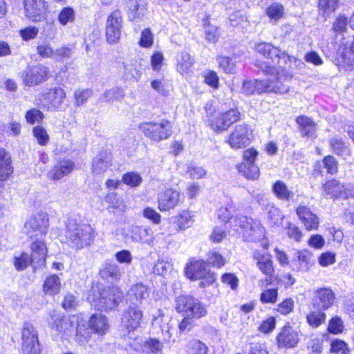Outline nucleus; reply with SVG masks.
<instances>
[{"label":"nucleus","mask_w":354,"mask_h":354,"mask_svg":"<svg viewBox=\"0 0 354 354\" xmlns=\"http://www.w3.org/2000/svg\"><path fill=\"white\" fill-rule=\"evenodd\" d=\"M92 233L90 225L78 223L71 218L67 221L65 237L71 247L82 249L89 245L93 241Z\"/></svg>","instance_id":"f257e3e1"},{"label":"nucleus","mask_w":354,"mask_h":354,"mask_svg":"<svg viewBox=\"0 0 354 354\" xmlns=\"http://www.w3.org/2000/svg\"><path fill=\"white\" fill-rule=\"evenodd\" d=\"M255 65L264 73H277V76L275 77H270L264 80L265 86H266L265 87V93H274L276 94L283 95L289 92L290 86L282 81L283 80H286L292 77V75L288 74V71H286L284 79H283V75L280 74L279 69H277L276 66H269L263 61H257L256 62ZM283 71H285V69ZM282 72L285 73V71Z\"/></svg>","instance_id":"f03ea898"},{"label":"nucleus","mask_w":354,"mask_h":354,"mask_svg":"<svg viewBox=\"0 0 354 354\" xmlns=\"http://www.w3.org/2000/svg\"><path fill=\"white\" fill-rule=\"evenodd\" d=\"M231 223H234V232L243 234V237L247 241H257L263 239L266 230L261 223L245 216H236L232 218Z\"/></svg>","instance_id":"7ed1b4c3"},{"label":"nucleus","mask_w":354,"mask_h":354,"mask_svg":"<svg viewBox=\"0 0 354 354\" xmlns=\"http://www.w3.org/2000/svg\"><path fill=\"white\" fill-rule=\"evenodd\" d=\"M138 129L151 141L159 142L168 139L172 133V127L167 120L159 122H145L139 124Z\"/></svg>","instance_id":"20e7f679"},{"label":"nucleus","mask_w":354,"mask_h":354,"mask_svg":"<svg viewBox=\"0 0 354 354\" xmlns=\"http://www.w3.org/2000/svg\"><path fill=\"white\" fill-rule=\"evenodd\" d=\"M207 267L203 260H192L185 268V274L191 280L203 279L200 283L201 287L209 286L215 282L216 275Z\"/></svg>","instance_id":"39448f33"},{"label":"nucleus","mask_w":354,"mask_h":354,"mask_svg":"<svg viewBox=\"0 0 354 354\" xmlns=\"http://www.w3.org/2000/svg\"><path fill=\"white\" fill-rule=\"evenodd\" d=\"M176 310L186 316L198 319L205 316L207 310L202 303L191 296H180L176 299Z\"/></svg>","instance_id":"423d86ee"},{"label":"nucleus","mask_w":354,"mask_h":354,"mask_svg":"<svg viewBox=\"0 0 354 354\" xmlns=\"http://www.w3.org/2000/svg\"><path fill=\"white\" fill-rule=\"evenodd\" d=\"M48 68L43 64L28 66L21 75L24 84L28 86L41 84L48 79Z\"/></svg>","instance_id":"0eeeda50"},{"label":"nucleus","mask_w":354,"mask_h":354,"mask_svg":"<svg viewBox=\"0 0 354 354\" xmlns=\"http://www.w3.org/2000/svg\"><path fill=\"white\" fill-rule=\"evenodd\" d=\"M122 298L123 292L120 288L114 286L104 288L100 292L98 306L104 310H112L118 306Z\"/></svg>","instance_id":"6e6552de"},{"label":"nucleus","mask_w":354,"mask_h":354,"mask_svg":"<svg viewBox=\"0 0 354 354\" xmlns=\"http://www.w3.org/2000/svg\"><path fill=\"white\" fill-rule=\"evenodd\" d=\"M252 139V131L247 124H238L230 133L227 142L233 149H241L248 145Z\"/></svg>","instance_id":"1a4fd4ad"},{"label":"nucleus","mask_w":354,"mask_h":354,"mask_svg":"<svg viewBox=\"0 0 354 354\" xmlns=\"http://www.w3.org/2000/svg\"><path fill=\"white\" fill-rule=\"evenodd\" d=\"M48 227V218L45 213H39L30 218L24 225L25 232L30 238L45 235Z\"/></svg>","instance_id":"9d476101"},{"label":"nucleus","mask_w":354,"mask_h":354,"mask_svg":"<svg viewBox=\"0 0 354 354\" xmlns=\"http://www.w3.org/2000/svg\"><path fill=\"white\" fill-rule=\"evenodd\" d=\"M143 318V313L136 303H131L126 308L121 317V322L123 326L129 331L136 330Z\"/></svg>","instance_id":"9b49d317"},{"label":"nucleus","mask_w":354,"mask_h":354,"mask_svg":"<svg viewBox=\"0 0 354 354\" xmlns=\"http://www.w3.org/2000/svg\"><path fill=\"white\" fill-rule=\"evenodd\" d=\"M335 300V293L330 288H321L314 292L312 305L317 310H326L333 305Z\"/></svg>","instance_id":"f8f14e48"},{"label":"nucleus","mask_w":354,"mask_h":354,"mask_svg":"<svg viewBox=\"0 0 354 354\" xmlns=\"http://www.w3.org/2000/svg\"><path fill=\"white\" fill-rule=\"evenodd\" d=\"M122 19L119 11L113 12L108 17L106 25V36L109 43L118 41L121 35Z\"/></svg>","instance_id":"ddd939ff"},{"label":"nucleus","mask_w":354,"mask_h":354,"mask_svg":"<svg viewBox=\"0 0 354 354\" xmlns=\"http://www.w3.org/2000/svg\"><path fill=\"white\" fill-rule=\"evenodd\" d=\"M47 322L48 326L59 334L68 335L72 331L73 322L66 319L62 313L50 311Z\"/></svg>","instance_id":"4468645a"},{"label":"nucleus","mask_w":354,"mask_h":354,"mask_svg":"<svg viewBox=\"0 0 354 354\" xmlns=\"http://www.w3.org/2000/svg\"><path fill=\"white\" fill-rule=\"evenodd\" d=\"M240 119V113L236 109H230L226 112L215 115L211 120L212 128L216 131H223L232 124Z\"/></svg>","instance_id":"2eb2a0df"},{"label":"nucleus","mask_w":354,"mask_h":354,"mask_svg":"<svg viewBox=\"0 0 354 354\" xmlns=\"http://www.w3.org/2000/svg\"><path fill=\"white\" fill-rule=\"evenodd\" d=\"M299 341L298 332L289 324L285 325L277 336V343L279 348H294L297 345Z\"/></svg>","instance_id":"dca6fc26"},{"label":"nucleus","mask_w":354,"mask_h":354,"mask_svg":"<svg viewBox=\"0 0 354 354\" xmlns=\"http://www.w3.org/2000/svg\"><path fill=\"white\" fill-rule=\"evenodd\" d=\"M296 213L304 224L306 230L311 231L318 229L319 221L318 216L306 205H299Z\"/></svg>","instance_id":"f3484780"},{"label":"nucleus","mask_w":354,"mask_h":354,"mask_svg":"<svg viewBox=\"0 0 354 354\" xmlns=\"http://www.w3.org/2000/svg\"><path fill=\"white\" fill-rule=\"evenodd\" d=\"M158 209L167 211L176 207L180 201V194L172 189H166L158 194Z\"/></svg>","instance_id":"a211bd4d"},{"label":"nucleus","mask_w":354,"mask_h":354,"mask_svg":"<svg viewBox=\"0 0 354 354\" xmlns=\"http://www.w3.org/2000/svg\"><path fill=\"white\" fill-rule=\"evenodd\" d=\"M26 16L32 21H39L46 10L44 0H24Z\"/></svg>","instance_id":"6ab92c4d"},{"label":"nucleus","mask_w":354,"mask_h":354,"mask_svg":"<svg viewBox=\"0 0 354 354\" xmlns=\"http://www.w3.org/2000/svg\"><path fill=\"white\" fill-rule=\"evenodd\" d=\"M253 258L257 262V268L263 274L268 277L272 276L274 269L269 253L256 250L253 253Z\"/></svg>","instance_id":"aec40b11"},{"label":"nucleus","mask_w":354,"mask_h":354,"mask_svg":"<svg viewBox=\"0 0 354 354\" xmlns=\"http://www.w3.org/2000/svg\"><path fill=\"white\" fill-rule=\"evenodd\" d=\"M74 169V163L70 160H64L48 172V177L53 180H60Z\"/></svg>","instance_id":"412c9836"},{"label":"nucleus","mask_w":354,"mask_h":354,"mask_svg":"<svg viewBox=\"0 0 354 354\" xmlns=\"http://www.w3.org/2000/svg\"><path fill=\"white\" fill-rule=\"evenodd\" d=\"M88 326L93 333L99 335H105L109 328L106 317L99 313L94 314L90 317Z\"/></svg>","instance_id":"4be33fe9"},{"label":"nucleus","mask_w":354,"mask_h":354,"mask_svg":"<svg viewBox=\"0 0 354 354\" xmlns=\"http://www.w3.org/2000/svg\"><path fill=\"white\" fill-rule=\"evenodd\" d=\"M11 156L4 149L0 148V182L6 180L12 174Z\"/></svg>","instance_id":"5701e85b"},{"label":"nucleus","mask_w":354,"mask_h":354,"mask_svg":"<svg viewBox=\"0 0 354 354\" xmlns=\"http://www.w3.org/2000/svg\"><path fill=\"white\" fill-rule=\"evenodd\" d=\"M149 296L148 288L142 283H138L131 287L128 292L129 300L136 301L140 305L143 300L147 299Z\"/></svg>","instance_id":"b1692460"},{"label":"nucleus","mask_w":354,"mask_h":354,"mask_svg":"<svg viewBox=\"0 0 354 354\" xmlns=\"http://www.w3.org/2000/svg\"><path fill=\"white\" fill-rule=\"evenodd\" d=\"M131 238L135 242L150 244L153 241V232L150 228L133 226L131 229Z\"/></svg>","instance_id":"393cba45"},{"label":"nucleus","mask_w":354,"mask_h":354,"mask_svg":"<svg viewBox=\"0 0 354 354\" xmlns=\"http://www.w3.org/2000/svg\"><path fill=\"white\" fill-rule=\"evenodd\" d=\"M194 59L191 55L185 51H182L177 57L176 70L181 75H188L192 70Z\"/></svg>","instance_id":"a878e982"},{"label":"nucleus","mask_w":354,"mask_h":354,"mask_svg":"<svg viewBox=\"0 0 354 354\" xmlns=\"http://www.w3.org/2000/svg\"><path fill=\"white\" fill-rule=\"evenodd\" d=\"M296 122L299 126V131L302 136L310 138L315 136V123L312 119L305 115H300L297 118Z\"/></svg>","instance_id":"bb28decb"},{"label":"nucleus","mask_w":354,"mask_h":354,"mask_svg":"<svg viewBox=\"0 0 354 354\" xmlns=\"http://www.w3.org/2000/svg\"><path fill=\"white\" fill-rule=\"evenodd\" d=\"M44 96L53 107L59 108L66 98V93L63 88L58 87L50 89Z\"/></svg>","instance_id":"cd10ccee"},{"label":"nucleus","mask_w":354,"mask_h":354,"mask_svg":"<svg viewBox=\"0 0 354 354\" xmlns=\"http://www.w3.org/2000/svg\"><path fill=\"white\" fill-rule=\"evenodd\" d=\"M32 257L39 266L45 263L47 248L43 241H36L31 245Z\"/></svg>","instance_id":"c85d7f7f"},{"label":"nucleus","mask_w":354,"mask_h":354,"mask_svg":"<svg viewBox=\"0 0 354 354\" xmlns=\"http://www.w3.org/2000/svg\"><path fill=\"white\" fill-rule=\"evenodd\" d=\"M62 286L61 279L56 274L48 277L43 284V290L46 295H55L59 293Z\"/></svg>","instance_id":"c756f323"},{"label":"nucleus","mask_w":354,"mask_h":354,"mask_svg":"<svg viewBox=\"0 0 354 354\" xmlns=\"http://www.w3.org/2000/svg\"><path fill=\"white\" fill-rule=\"evenodd\" d=\"M275 56L272 53H269L268 56L266 57V59L269 60L267 63L268 65L271 66L270 64H273L272 66L277 64L278 66V69H281L282 71L286 68V66L288 63H290L292 60H296L295 57L288 55L286 53L280 51V55H279L276 58Z\"/></svg>","instance_id":"7c9ffc66"},{"label":"nucleus","mask_w":354,"mask_h":354,"mask_svg":"<svg viewBox=\"0 0 354 354\" xmlns=\"http://www.w3.org/2000/svg\"><path fill=\"white\" fill-rule=\"evenodd\" d=\"M264 80H248L243 82L242 91L247 95L265 93Z\"/></svg>","instance_id":"2f4dec72"},{"label":"nucleus","mask_w":354,"mask_h":354,"mask_svg":"<svg viewBox=\"0 0 354 354\" xmlns=\"http://www.w3.org/2000/svg\"><path fill=\"white\" fill-rule=\"evenodd\" d=\"M344 185L336 180L327 181L323 185L324 192L330 196L332 198H342L343 193Z\"/></svg>","instance_id":"473e14b6"},{"label":"nucleus","mask_w":354,"mask_h":354,"mask_svg":"<svg viewBox=\"0 0 354 354\" xmlns=\"http://www.w3.org/2000/svg\"><path fill=\"white\" fill-rule=\"evenodd\" d=\"M111 165V158L105 153H101L93 160L92 169L96 174L104 172Z\"/></svg>","instance_id":"72a5a7b5"},{"label":"nucleus","mask_w":354,"mask_h":354,"mask_svg":"<svg viewBox=\"0 0 354 354\" xmlns=\"http://www.w3.org/2000/svg\"><path fill=\"white\" fill-rule=\"evenodd\" d=\"M128 15L131 20H133L144 15L145 10L143 0H129L127 1Z\"/></svg>","instance_id":"f704fd0d"},{"label":"nucleus","mask_w":354,"mask_h":354,"mask_svg":"<svg viewBox=\"0 0 354 354\" xmlns=\"http://www.w3.org/2000/svg\"><path fill=\"white\" fill-rule=\"evenodd\" d=\"M36 342H39L37 331L32 324L25 323L21 330V344Z\"/></svg>","instance_id":"c9c22d12"},{"label":"nucleus","mask_w":354,"mask_h":354,"mask_svg":"<svg viewBox=\"0 0 354 354\" xmlns=\"http://www.w3.org/2000/svg\"><path fill=\"white\" fill-rule=\"evenodd\" d=\"M330 146L337 156L343 157L344 159L350 155V150L345 145L341 138L334 137L329 141Z\"/></svg>","instance_id":"e433bc0d"},{"label":"nucleus","mask_w":354,"mask_h":354,"mask_svg":"<svg viewBox=\"0 0 354 354\" xmlns=\"http://www.w3.org/2000/svg\"><path fill=\"white\" fill-rule=\"evenodd\" d=\"M339 3V0H319L318 8L323 17H328L338 8Z\"/></svg>","instance_id":"4c0bfd02"},{"label":"nucleus","mask_w":354,"mask_h":354,"mask_svg":"<svg viewBox=\"0 0 354 354\" xmlns=\"http://www.w3.org/2000/svg\"><path fill=\"white\" fill-rule=\"evenodd\" d=\"M238 170L240 174L250 180H256L259 176V169L255 164L241 163L238 166Z\"/></svg>","instance_id":"58836bf2"},{"label":"nucleus","mask_w":354,"mask_h":354,"mask_svg":"<svg viewBox=\"0 0 354 354\" xmlns=\"http://www.w3.org/2000/svg\"><path fill=\"white\" fill-rule=\"evenodd\" d=\"M296 258L298 261V271H307L309 269L310 263L312 259V254L307 250L297 251Z\"/></svg>","instance_id":"ea45409f"},{"label":"nucleus","mask_w":354,"mask_h":354,"mask_svg":"<svg viewBox=\"0 0 354 354\" xmlns=\"http://www.w3.org/2000/svg\"><path fill=\"white\" fill-rule=\"evenodd\" d=\"M273 191L279 198L284 201H288L294 196L292 192L290 191L286 184L281 180L274 184Z\"/></svg>","instance_id":"a19ab883"},{"label":"nucleus","mask_w":354,"mask_h":354,"mask_svg":"<svg viewBox=\"0 0 354 354\" xmlns=\"http://www.w3.org/2000/svg\"><path fill=\"white\" fill-rule=\"evenodd\" d=\"M100 273L102 278L111 277L114 279H119L121 276L119 267L111 263H104Z\"/></svg>","instance_id":"79ce46f5"},{"label":"nucleus","mask_w":354,"mask_h":354,"mask_svg":"<svg viewBox=\"0 0 354 354\" xmlns=\"http://www.w3.org/2000/svg\"><path fill=\"white\" fill-rule=\"evenodd\" d=\"M105 201L109 203L108 209L110 212L112 211L111 209H118L120 212H124L126 209V205L113 192L107 194Z\"/></svg>","instance_id":"37998d69"},{"label":"nucleus","mask_w":354,"mask_h":354,"mask_svg":"<svg viewBox=\"0 0 354 354\" xmlns=\"http://www.w3.org/2000/svg\"><path fill=\"white\" fill-rule=\"evenodd\" d=\"M254 50L265 58L268 56L269 53L274 54L275 58L280 55V50L270 43L262 42L257 44L255 45Z\"/></svg>","instance_id":"c03bdc74"},{"label":"nucleus","mask_w":354,"mask_h":354,"mask_svg":"<svg viewBox=\"0 0 354 354\" xmlns=\"http://www.w3.org/2000/svg\"><path fill=\"white\" fill-rule=\"evenodd\" d=\"M323 311L324 310H318V312L313 311L307 315V322L310 326L317 328L325 322L326 315Z\"/></svg>","instance_id":"a18cd8bd"},{"label":"nucleus","mask_w":354,"mask_h":354,"mask_svg":"<svg viewBox=\"0 0 354 354\" xmlns=\"http://www.w3.org/2000/svg\"><path fill=\"white\" fill-rule=\"evenodd\" d=\"M91 338V333L86 325L83 323H78L76 326V334L75 339L80 344L83 345L88 342Z\"/></svg>","instance_id":"49530a36"},{"label":"nucleus","mask_w":354,"mask_h":354,"mask_svg":"<svg viewBox=\"0 0 354 354\" xmlns=\"http://www.w3.org/2000/svg\"><path fill=\"white\" fill-rule=\"evenodd\" d=\"M207 346L201 341L192 339L187 344L189 354H207Z\"/></svg>","instance_id":"de8ad7c7"},{"label":"nucleus","mask_w":354,"mask_h":354,"mask_svg":"<svg viewBox=\"0 0 354 354\" xmlns=\"http://www.w3.org/2000/svg\"><path fill=\"white\" fill-rule=\"evenodd\" d=\"M93 94L91 88L77 89L74 92L75 105L80 106L83 105Z\"/></svg>","instance_id":"09e8293b"},{"label":"nucleus","mask_w":354,"mask_h":354,"mask_svg":"<svg viewBox=\"0 0 354 354\" xmlns=\"http://www.w3.org/2000/svg\"><path fill=\"white\" fill-rule=\"evenodd\" d=\"M124 95V92L121 88L113 87L111 89L106 90L102 95V98L106 102H112L114 100H120Z\"/></svg>","instance_id":"8fccbe9b"},{"label":"nucleus","mask_w":354,"mask_h":354,"mask_svg":"<svg viewBox=\"0 0 354 354\" xmlns=\"http://www.w3.org/2000/svg\"><path fill=\"white\" fill-rule=\"evenodd\" d=\"M283 11L284 9L281 4L274 3L268 7L266 14L271 20L277 21L283 17Z\"/></svg>","instance_id":"3c124183"},{"label":"nucleus","mask_w":354,"mask_h":354,"mask_svg":"<svg viewBox=\"0 0 354 354\" xmlns=\"http://www.w3.org/2000/svg\"><path fill=\"white\" fill-rule=\"evenodd\" d=\"M278 290L269 288L264 290L260 296V300L263 304H274L277 301Z\"/></svg>","instance_id":"603ef678"},{"label":"nucleus","mask_w":354,"mask_h":354,"mask_svg":"<svg viewBox=\"0 0 354 354\" xmlns=\"http://www.w3.org/2000/svg\"><path fill=\"white\" fill-rule=\"evenodd\" d=\"M268 217L271 225H279L284 218V215L278 207L272 206L268 212Z\"/></svg>","instance_id":"864d4df0"},{"label":"nucleus","mask_w":354,"mask_h":354,"mask_svg":"<svg viewBox=\"0 0 354 354\" xmlns=\"http://www.w3.org/2000/svg\"><path fill=\"white\" fill-rule=\"evenodd\" d=\"M32 261H35L32 259V257H30L27 253H22L20 257H15L14 265L17 270H23L26 268Z\"/></svg>","instance_id":"5fc2aeb1"},{"label":"nucleus","mask_w":354,"mask_h":354,"mask_svg":"<svg viewBox=\"0 0 354 354\" xmlns=\"http://www.w3.org/2000/svg\"><path fill=\"white\" fill-rule=\"evenodd\" d=\"M162 347V343L157 339H149L143 344V349L147 353L156 354L161 351Z\"/></svg>","instance_id":"6e6d98bb"},{"label":"nucleus","mask_w":354,"mask_h":354,"mask_svg":"<svg viewBox=\"0 0 354 354\" xmlns=\"http://www.w3.org/2000/svg\"><path fill=\"white\" fill-rule=\"evenodd\" d=\"M232 207H222L218 210V217L223 222L229 223L230 227L234 231V223H231L232 218L236 216H232Z\"/></svg>","instance_id":"4d7b16f0"},{"label":"nucleus","mask_w":354,"mask_h":354,"mask_svg":"<svg viewBox=\"0 0 354 354\" xmlns=\"http://www.w3.org/2000/svg\"><path fill=\"white\" fill-rule=\"evenodd\" d=\"M122 181L131 187L138 186L142 182V177L139 174L128 172L123 175Z\"/></svg>","instance_id":"13d9d810"},{"label":"nucleus","mask_w":354,"mask_h":354,"mask_svg":"<svg viewBox=\"0 0 354 354\" xmlns=\"http://www.w3.org/2000/svg\"><path fill=\"white\" fill-rule=\"evenodd\" d=\"M32 131L39 145H46L48 142L49 136L44 127L40 126L35 127Z\"/></svg>","instance_id":"bf43d9fd"},{"label":"nucleus","mask_w":354,"mask_h":354,"mask_svg":"<svg viewBox=\"0 0 354 354\" xmlns=\"http://www.w3.org/2000/svg\"><path fill=\"white\" fill-rule=\"evenodd\" d=\"M218 62L221 68H223L226 73H234L236 65L232 62L229 57L221 56L218 58Z\"/></svg>","instance_id":"052dcab7"},{"label":"nucleus","mask_w":354,"mask_h":354,"mask_svg":"<svg viewBox=\"0 0 354 354\" xmlns=\"http://www.w3.org/2000/svg\"><path fill=\"white\" fill-rule=\"evenodd\" d=\"M205 39L209 42H216L218 37V32L217 27L209 24H204Z\"/></svg>","instance_id":"680f3d73"},{"label":"nucleus","mask_w":354,"mask_h":354,"mask_svg":"<svg viewBox=\"0 0 354 354\" xmlns=\"http://www.w3.org/2000/svg\"><path fill=\"white\" fill-rule=\"evenodd\" d=\"M59 21L63 26L66 25L69 22H72L75 19L74 11L71 8H64L59 13L58 17Z\"/></svg>","instance_id":"e2e57ef3"},{"label":"nucleus","mask_w":354,"mask_h":354,"mask_svg":"<svg viewBox=\"0 0 354 354\" xmlns=\"http://www.w3.org/2000/svg\"><path fill=\"white\" fill-rule=\"evenodd\" d=\"M294 309V301L291 298L284 299L277 306V311L281 315H288Z\"/></svg>","instance_id":"0e129e2a"},{"label":"nucleus","mask_w":354,"mask_h":354,"mask_svg":"<svg viewBox=\"0 0 354 354\" xmlns=\"http://www.w3.org/2000/svg\"><path fill=\"white\" fill-rule=\"evenodd\" d=\"M328 330L330 333L337 334L343 331V322L339 317H333L328 324Z\"/></svg>","instance_id":"69168bd1"},{"label":"nucleus","mask_w":354,"mask_h":354,"mask_svg":"<svg viewBox=\"0 0 354 354\" xmlns=\"http://www.w3.org/2000/svg\"><path fill=\"white\" fill-rule=\"evenodd\" d=\"M22 354H40V345L39 342L21 344Z\"/></svg>","instance_id":"338daca9"},{"label":"nucleus","mask_w":354,"mask_h":354,"mask_svg":"<svg viewBox=\"0 0 354 354\" xmlns=\"http://www.w3.org/2000/svg\"><path fill=\"white\" fill-rule=\"evenodd\" d=\"M342 57L345 62L347 61L348 63L354 61V36L352 40L346 45L344 51L342 53Z\"/></svg>","instance_id":"774afa93"}]
</instances>
